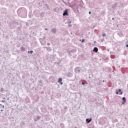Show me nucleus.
Segmentation results:
<instances>
[{"instance_id":"obj_4","label":"nucleus","mask_w":128,"mask_h":128,"mask_svg":"<svg viewBox=\"0 0 128 128\" xmlns=\"http://www.w3.org/2000/svg\"><path fill=\"white\" fill-rule=\"evenodd\" d=\"M94 52H98V48L95 47L94 48Z\"/></svg>"},{"instance_id":"obj_3","label":"nucleus","mask_w":128,"mask_h":128,"mask_svg":"<svg viewBox=\"0 0 128 128\" xmlns=\"http://www.w3.org/2000/svg\"><path fill=\"white\" fill-rule=\"evenodd\" d=\"M62 78H58V82H60V84H62Z\"/></svg>"},{"instance_id":"obj_5","label":"nucleus","mask_w":128,"mask_h":128,"mask_svg":"<svg viewBox=\"0 0 128 128\" xmlns=\"http://www.w3.org/2000/svg\"><path fill=\"white\" fill-rule=\"evenodd\" d=\"M86 122L88 124H89V122H92V119H86Z\"/></svg>"},{"instance_id":"obj_18","label":"nucleus","mask_w":128,"mask_h":128,"mask_svg":"<svg viewBox=\"0 0 128 128\" xmlns=\"http://www.w3.org/2000/svg\"><path fill=\"white\" fill-rule=\"evenodd\" d=\"M47 30V29L46 28V30Z\"/></svg>"},{"instance_id":"obj_14","label":"nucleus","mask_w":128,"mask_h":128,"mask_svg":"<svg viewBox=\"0 0 128 128\" xmlns=\"http://www.w3.org/2000/svg\"><path fill=\"white\" fill-rule=\"evenodd\" d=\"M118 92H120V89L118 90Z\"/></svg>"},{"instance_id":"obj_1","label":"nucleus","mask_w":128,"mask_h":128,"mask_svg":"<svg viewBox=\"0 0 128 128\" xmlns=\"http://www.w3.org/2000/svg\"><path fill=\"white\" fill-rule=\"evenodd\" d=\"M63 16H68V10H66L64 13H63Z\"/></svg>"},{"instance_id":"obj_13","label":"nucleus","mask_w":128,"mask_h":128,"mask_svg":"<svg viewBox=\"0 0 128 128\" xmlns=\"http://www.w3.org/2000/svg\"><path fill=\"white\" fill-rule=\"evenodd\" d=\"M82 84H83L84 86V82H82Z\"/></svg>"},{"instance_id":"obj_8","label":"nucleus","mask_w":128,"mask_h":128,"mask_svg":"<svg viewBox=\"0 0 128 128\" xmlns=\"http://www.w3.org/2000/svg\"><path fill=\"white\" fill-rule=\"evenodd\" d=\"M1 102H6V100H2Z\"/></svg>"},{"instance_id":"obj_17","label":"nucleus","mask_w":128,"mask_h":128,"mask_svg":"<svg viewBox=\"0 0 128 128\" xmlns=\"http://www.w3.org/2000/svg\"><path fill=\"white\" fill-rule=\"evenodd\" d=\"M91 12H89V14H90Z\"/></svg>"},{"instance_id":"obj_7","label":"nucleus","mask_w":128,"mask_h":128,"mask_svg":"<svg viewBox=\"0 0 128 128\" xmlns=\"http://www.w3.org/2000/svg\"><path fill=\"white\" fill-rule=\"evenodd\" d=\"M52 32H56V29H52Z\"/></svg>"},{"instance_id":"obj_6","label":"nucleus","mask_w":128,"mask_h":128,"mask_svg":"<svg viewBox=\"0 0 128 128\" xmlns=\"http://www.w3.org/2000/svg\"><path fill=\"white\" fill-rule=\"evenodd\" d=\"M33 52H34V51H32V50L28 52V54H32Z\"/></svg>"},{"instance_id":"obj_11","label":"nucleus","mask_w":128,"mask_h":128,"mask_svg":"<svg viewBox=\"0 0 128 128\" xmlns=\"http://www.w3.org/2000/svg\"><path fill=\"white\" fill-rule=\"evenodd\" d=\"M116 94H118V92L117 91V92H116Z\"/></svg>"},{"instance_id":"obj_20","label":"nucleus","mask_w":128,"mask_h":128,"mask_svg":"<svg viewBox=\"0 0 128 128\" xmlns=\"http://www.w3.org/2000/svg\"><path fill=\"white\" fill-rule=\"evenodd\" d=\"M112 20H114V18H112Z\"/></svg>"},{"instance_id":"obj_12","label":"nucleus","mask_w":128,"mask_h":128,"mask_svg":"<svg viewBox=\"0 0 128 128\" xmlns=\"http://www.w3.org/2000/svg\"><path fill=\"white\" fill-rule=\"evenodd\" d=\"M2 108H4V105H2Z\"/></svg>"},{"instance_id":"obj_16","label":"nucleus","mask_w":128,"mask_h":128,"mask_svg":"<svg viewBox=\"0 0 128 128\" xmlns=\"http://www.w3.org/2000/svg\"><path fill=\"white\" fill-rule=\"evenodd\" d=\"M120 94H122V92H121Z\"/></svg>"},{"instance_id":"obj_21","label":"nucleus","mask_w":128,"mask_h":128,"mask_svg":"<svg viewBox=\"0 0 128 128\" xmlns=\"http://www.w3.org/2000/svg\"><path fill=\"white\" fill-rule=\"evenodd\" d=\"M1 90H3L2 88Z\"/></svg>"},{"instance_id":"obj_19","label":"nucleus","mask_w":128,"mask_h":128,"mask_svg":"<svg viewBox=\"0 0 128 128\" xmlns=\"http://www.w3.org/2000/svg\"><path fill=\"white\" fill-rule=\"evenodd\" d=\"M2 112V110H1Z\"/></svg>"},{"instance_id":"obj_2","label":"nucleus","mask_w":128,"mask_h":128,"mask_svg":"<svg viewBox=\"0 0 128 128\" xmlns=\"http://www.w3.org/2000/svg\"><path fill=\"white\" fill-rule=\"evenodd\" d=\"M122 100H123V102H122V104H126V98L123 97Z\"/></svg>"},{"instance_id":"obj_10","label":"nucleus","mask_w":128,"mask_h":128,"mask_svg":"<svg viewBox=\"0 0 128 128\" xmlns=\"http://www.w3.org/2000/svg\"><path fill=\"white\" fill-rule=\"evenodd\" d=\"M102 36H106V34H102Z\"/></svg>"},{"instance_id":"obj_9","label":"nucleus","mask_w":128,"mask_h":128,"mask_svg":"<svg viewBox=\"0 0 128 128\" xmlns=\"http://www.w3.org/2000/svg\"><path fill=\"white\" fill-rule=\"evenodd\" d=\"M84 42V40L83 39V40H82V42Z\"/></svg>"},{"instance_id":"obj_15","label":"nucleus","mask_w":128,"mask_h":128,"mask_svg":"<svg viewBox=\"0 0 128 128\" xmlns=\"http://www.w3.org/2000/svg\"><path fill=\"white\" fill-rule=\"evenodd\" d=\"M126 46V48H128V44H127V45Z\"/></svg>"}]
</instances>
